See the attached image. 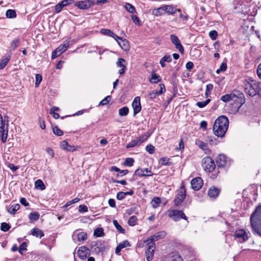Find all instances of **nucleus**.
Returning a JSON list of instances; mask_svg holds the SVG:
<instances>
[{"mask_svg":"<svg viewBox=\"0 0 261 261\" xmlns=\"http://www.w3.org/2000/svg\"><path fill=\"white\" fill-rule=\"evenodd\" d=\"M221 100L226 102L230 100L235 101L234 108L237 112L239 111L241 107L245 102L244 94L238 90H233L230 94H227L221 97Z\"/></svg>","mask_w":261,"mask_h":261,"instance_id":"obj_1","label":"nucleus"},{"mask_svg":"<svg viewBox=\"0 0 261 261\" xmlns=\"http://www.w3.org/2000/svg\"><path fill=\"white\" fill-rule=\"evenodd\" d=\"M229 120L227 117L224 115L219 117L213 125L214 134L218 137H224L227 130Z\"/></svg>","mask_w":261,"mask_h":261,"instance_id":"obj_2","label":"nucleus"},{"mask_svg":"<svg viewBox=\"0 0 261 261\" xmlns=\"http://www.w3.org/2000/svg\"><path fill=\"white\" fill-rule=\"evenodd\" d=\"M250 220L252 232L261 237V205L256 208L251 215Z\"/></svg>","mask_w":261,"mask_h":261,"instance_id":"obj_3","label":"nucleus"},{"mask_svg":"<svg viewBox=\"0 0 261 261\" xmlns=\"http://www.w3.org/2000/svg\"><path fill=\"white\" fill-rule=\"evenodd\" d=\"M259 83V82L251 78L245 80L243 82V86L245 93L251 97L256 95Z\"/></svg>","mask_w":261,"mask_h":261,"instance_id":"obj_4","label":"nucleus"},{"mask_svg":"<svg viewBox=\"0 0 261 261\" xmlns=\"http://www.w3.org/2000/svg\"><path fill=\"white\" fill-rule=\"evenodd\" d=\"M8 117L5 116L3 118L0 114V139L4 143L6 142L8 138Z\"/></svg>","mask_w":261,"mask_h":261,"instance_id":"obj_5","label":"nucleus"},{"mask_svg":"<svg viewBox=\"0 0 261 261\" xmlns=\"http://www.w3.org/2000/svg\"><path fill=\"white\" fill-rule=\"evenodd\" d=\"M168 216L175 221L180 219L187 220V218L182 211L176 210H169L167 211Z\"/></svg>","mask_w":261,"mask_h":261,"instance_id":"obj_6","label":"nucleus"},{"mask_svg":"<svg viewBox=\"0 0 261 261\" xmlns=\"http://www.w3.org/2000/svg\"><path fill=\"white\" fill-rule=\"evenodd\" d=\"M202 166L205 171L210 172L214 170L215 164L211 157L206 156L202 160Z\"/></svg>","mask_w":261,"mask_h":261,"instance_id":"obj_7","label":"nucleus"},{"mask_svg":"<svg viewBox=\"0 0 261 261\" xmlns=\"http://www.w3.org/2000/svg\"><path fill=\"white\" fill-rule=\"evenodd\" d=\"M166 232L165 231H161L155 233L154 234L150 236L147 239L144 241L146 245L155 244L154 242L157 241L165 238Z\"/></svg>","mask_w":261,"mask_h":261,"instance_id":"obj_8","label":"nucleus"},{"mask_svg":"<svg viewBox=\"0 0 261 261\" xmlns=\"http://www.w3.org/2000/svg\"><path fill=\"white\" fill-rule=\"evenodd\" d=\"M186 196V190L184 187H181L180 190L178 191L176 197L174 200V204L176 206L180 205L185 199Z\"/></svg>","mask_w":261,"mask_h":261,"instance_id":"obj_9","label":"nucleus"},{"mask_svg":"<svg viewBox=\"0 0 261 261\" xmlns=\"http://www.w3.org/2000/svg\"><path fill=\"white\" fill-rule=\"evenodd\" d=\"M170 39L171 42L175 46L176 48L177 49L181 54H183L184 48L178 38L176 35L171 34L170 36Z\"/></svg>","mask_w":261,"mask_h":261,"instance_id":"obj_10","label":"nucleus"},{"mask_svg":"<svg viewBox=\"0 0 261 261\" xmlns=\"http://www.w3.org/2000/svg\"><path fill=\"white\" fill-rule=\"evenodd\" d=\"M216 163L218 167H224L230 164L229 161L227 160L226 156L224 154H219L217 156Z\"/></svg>","mask_w":261,"mask_h":261,"instance_id":"obj_11","label":"nucleus"},{"mask_svg":"<svg viewBox=\"0 0 261 261\" xmlns=\"http://www.w3.org/2000/svg\"><path fill=\"white\" fill-rule=\"evenodd\" d=\"M234 236L236 238L240 239L241 243L245 242L248 239V237L246 231L241 229L236 230Z\"/></svg>","mask_w":261,"mask_h":261,"instance_id":"obj_12","label":"nucleus"},{"mask_svg":"<svg viewBox=\"0 0 261 261\" xmlns=\"http://www.w3.org/2000/svg\"><path fill=\"white\" fill-rule=\"evenodd\" d=\"M132 107L134 110V116L139 113L141 110V106L140 102V97L139 96L136 97L133 102Z\"/></svg>","mask_w":261,"mask_h":261,"instance_id":"obj_13","label":"nucleus"},{"mask_svg":"<svg viewBox=\"0 0 261 261\" xmlns=\"http://www.w3.org/2000/svg\"><path fill=\"white\" fill-rule=\"evenodd\" d=\"M192 188L196 190H199L203 185V180L201 177H197L193 178L191 181Z\"/></svg>","mask_w":261,"mask_h":261,"instance_id":"obj_14","label":"nucleus"},{"mask_svg":"<svg viewBox=\"0 0 261 261\" xmlns=\"http://www.w3.org/2000/svg\"><path fill=\"white\" fill-rule=\"evenodd\" d=\"M115 40L123 50L126 51L129 49V42L126 39L118 36Z\"/></svg>","mask_w":261,"mask_h":261,"instance_id":"obj_15","label":"nucleus"},{"mask_svg":"<svg viewBox=\"0 0 261 261\" xmlns=\"http://www.w3.org/2000/svg\"><path fill=\"white\" fill-rule=\"evenodd\" d=\"M147 245L148 247L146 251V259L147 261H151L154 254L155 245V244H150Z\"/></svg>","mask_w":261,"mask_h":261,"instance_id":"obj_16","label":"nucleus"},{"mask_svg":"<svg viewBox=\"0 0 261 261\" xmlns=\"http://www.w3.org/2000/svg\"><path fill=\"white\" fill-rule=\"evenodd\" d=\"M89 253V249L86 246H82L77 250V254L79 257L84 259L86 258Z\"/></svg>","mask_w":261,"mask_h":261,"instance_id":"obj_17","label":"nucleus"},{"mask_svg":"<svg viewBox=\"0 0 261 261\" xmlns=\"http://www.w3.org/2000/svg\"><path fill=\"white\" fill-rule=\"evenodd\" d=\"M91 5L90 0L77 2L75 4V6L81 9H87L91 7Z\"/></svg>","mask_w":261,"mask_h":261,"instance_id":"obj_18","label":"nucleus"},{"mask_svg":"<svg viewBox=\"0 0 261 261\" xmlns=\"http://www.w3.org/2000/svg\"><path fill=\"white\" fill-rule=\"evenodd\" d=\"M130 246V244L129 242L127 240L123 241L122 243H120L116 248L115 249V253L117 255H120V251L122 249L125 248L126 247Z\"/></svg>","mask_w":261,"mask_h":261,"instance_id":"obj_19","label":"nucleus"},{"mask_svg":"<svg viewBox=\"0 0 261 261\" xmlns=\"http://www.w3.org/2000/svg\"><path fill=\"white\" fill-rule=\"evenodd\" d=\"M195 144L202 150H203L205 153H208L210 152V150L207 147L206 143L203 142L200 139H196L195 140Z\"/></svg>","mask_w":261,"mask_h":261,"instance_id":"obj_20","label":"nucleus"},{"mask_svg":"<svg viewBox=\"0 0 261 261\" xmlns=\"http://www.w3.org/2000/svg\"><path fill=\"white\" fill-rule=\"evenodd\" d=\"M168 261H182V258L177 252H172L167 256Z\"/></svg>","mask_w":261,"mask_h":261,"instance_id":"obj_21","label":"nucleus"},{"mask_svg":"<svg viewBox=\"0 0 261 261\" xmlns=\"http://www.w3.org/2000/svg\"><path fill=\"white\" fill-rule=\"evenodd\" d=\"M220 193L219 189L215 187H211L208 191V195L213 198H216Z\"/></svg>","mask_w":261,"mask_h":261,"instance_id":"obj_22","label":"nucleus"},{"mask_svg":"<svg viewBox=\"0 0 261 261\" xmlns=\"http://www.w3.org/2000/svg\"><path fill=\"white\" fill-rule=\"evenodd\" d=\"M69 40H65L63 44L60 45L58 47H57L56 48L57 49V51H58L59 52V54H62V53H63L64 51H65L68 46H69Z\"/></svg>","mask_w":261,"mask_h":261,"instance_id":"obj_23","label":"nucleus"},{"mask_svg":"<svg viewBox=\"0 0 261 261\" xmlns=\"http://www.w3.org/2000/svg\"><path fill=\"white\" fill-rule=\"evenodd\" d=\"M165 12H167L170 14H173L177 11L180 12V10L179 9H176L172 5H165L164 6Z\"/></svg>","mask_w":261,"mask_h":261,"instance_id":"obj_24","label":"nucleus"},{"mask_svg":"<svg viewBox=\"0 0 261 261\" xmlns=\"http://www.w3.org/2000/svg\"><path fill=\"white\" fill-rule=\"evenodd\" d=\"M19 208L20 204L18 203L11 204L10 206L7 208V211L10 214L14 215Z\"/></svg>","mask_w":261,"mask_h":261,"instance_id":"obj_25","label":"nucleus"},{"mask_svg":"<svg viewBox=\"0 0 261 261\" xmlns=\"http://www.w3.org/2000/svg\"><path fill=\"white\" fill-rule=\"evenodd\" d=\"M100 33L105 35L113 37L115 40L118 38V36L115 35L112 31L109 29H102Z\"/></svg>","mask_w":261,"mask_h":261,"instance_id":"obj_26","label":"nucleus"},{"mask_svg":"<svg viewBox=\"0 0 261 261\" xmlns=\"http://www.w3.org/2000/svg\"><path fill=\"white\" fill-rule=\"evenodd\" d=\"M31 234L37 238H41L44 236L43 232L38 228H34L31 230Z\"/></svg>","mask_w":261,"mask_h":261,"instance_id":"obj_27","label":"nucleus"},{"mask_svg":"<svg viewBox=\"0 0 261 261\" xmlns=\"http://www.w3.org/2000/svg\"><path fill=\"white\" fill-rule=\"evenodd\" d=\"M165 13L164 6L161 7L160 8L154 9L152 10V15L159 16L163 15Z\"/></svg>","mask_w":261,"mask_h":261,"instance_id":"obj_28","label":"nucleus"},{"mask_svg":"<svg viewBox=\"0 0 261 261\" xmlns=\"http://www.w3.org/2000/svg\"><path fill=\"white\" fill-rule=\"evenodd\" d=\"M141 144H140V142L137 138L134 140H132L130 142H129L126 146V148H129L134 147L135 146H139Z\"/></svg>","mask_w":261,"mask_h":261,"instance_id":"obj_29","label":"nucleus"},{"mask_svg":"<svg viewBox=\"0 0 261 261\" xmlns=\"http://www.w3.org/2000/svg\"><path fill=\"white\" fill-rule=\"evenodd\" d=\"M150 135L151 134L149 132H147L144 135L140 136L138 138H137V139L140 142V144H141L142 143L146 141L148 139Z\"/></svg>","mask_w":261,"mask_h":261,"instance_id":"obj_30","label":"nucleus"},{"mask_svg":"<svg viewBox=\"0 0 261 261\" xmlns=\"http://www.w3.org/2000/svg\"><path fill=\"white\" fill-rule=\"evenodd\" d=\"M77 240L79 242H84L87 239V234L86 232H81L77 235Z\"/></svg>","mask_w":261,"mask_h":261,"instance_id":"obj_31","label":"nucleus"},{"mask_svg":"<svg viewBox=\"0 0 261 261\" xmlns=\"http://www.w3.org/2000/svg\"><path fill=\"white\" fill-rule=\"evenodd\" d=\"M20 43V39L18 38H15L11 43L10 48L11 50H14L18 46Z\"/></svg>","mask_w":261,"mask_h":261,"instance_id":"obj_32","label":"nucleus"},{"mask_svg":"<svg viewBox=\"0 0 261 261\" xmlns=\"http://www.w3.org/2000/svg\"><path fill=\"white\" fill-rule=\"evenodd\" d=\"M161 202V199L158 197H155L152 199L151 204L153 208H156L159 206Z\"/></svg>","mask_w":261,"mask_h":261,"instance_id":"obj_33","label":"nucleus"},{"mask_svg":"<svg viewBox=\"0 0 261 261\" xmlns=\"http://www.w3.org/2000/svg\"><path fill=\"white\" fill-rule=\"evenodd\" d=\"M6 16L8 18H14L16 17V13L15 10L9 9L6 11Z\"/></svg>","mask_w":261,"mask_h":261,"instance_id":"obj_34","label":"nucleus"},{"mask_svg":"<svg viewBox=\"0 0 261 261\" xmlns=\"http://www.w3.org/2000/svg\"><path fill=\"white\" fill-rule=\"evenodd\" d=\"M35 187L41 190H43L45 189V186L42 181L40 179H38L35 183Z\"/></svg>","mask_w":261,"mask_h":261,"instance_id":"obj_35","label":"nucleus"},{"mask_svg":"<svg viewBox=\"0 0 261 261\" xmlns=\"http://www.w3.org/2000/svg\"><path fill=\"white\" fill-rule=\"evenodd\" d=\"M135 174L139 176H151L152 174H145L144 173V169H138L135 172Z\"/></svg>","mask_w":261,"mask_h":261,"instance_id":"obj_36","label":"nucleus"},{"mask_svg":"<svg viewBox=\"0 0 261 261\" xmlns=\"http://www.w3.org/2000/svg\"><path fill=\"white\" fill-rule=\"evenodd\" d=\"M138 219L136 216H131L128 220V224L131 226L136 225L137 223Z\"/></svg>","mask_w":261,"mask_h":261,"instance_id":"obj_37","label":"nucleus"},{"mask_svg":"<svg viewBox=\"0 0 261 261\" xmlns=\"http://www.w3.org/2000/svg\"><path fill=\"white\" fill-rule=\"evenodd\" d=\"M129 112V109L127 107H123L119 110V114L121 116H126Z\"/></svg>","mask_w":261,"mask_h":261,"instance_id":"obj_38","label":"nucleus"},{"mask_svg":"<svg viewBox=\"0 0 261 261\" xmlns=\"http://www.w3.org/2000/svg\"><path fill=\"white\" fill-rule=\"evenodd\" d=\"M10 60V57H7L5 59H2L0 61V69H4Z\"/></svg>","mask_w":261,"mask_h":261,"instance_id":"obj_39","label":"nucleus"},{"mask_svg":"<svg viewBox=\"0 0 261 261\" xmlns=\"http://www.w3.org/2000/svg\"><path fill=\"white\" fill-rule=\"evenodd\" d=\"M161 81L160 76L157 75L154 73L151 74V77L150 79V82L151 83L155 84Z\"/></svg>","mask_w":261,"mask_h":261,"instance_id":"obj_40","label":"nucleus"},{"mask_svg":"<svg viewBox=\"0 0 261 261\" xmlns=\"http://www.w3.org/2000/svg\"><path fill=\"white\" fill-rule=\"evenodd\" d=\"M113 224L115 226L116 229L120 233H124L125 230L121 226V225L118 223L116 220H114L113 221Z\"/></svg>","mask_w":261,"mask_h":261,"instance_id":"obj_41","label":"nucleus"},{"mask_svg":"<svg viewBox=\"0 0 261 261\" xmlns=\"http://www.w3.org/2000/svg\"><path fill=\"white\" fill-rule=\"evenodd\" d=\"M40 215L37 212L31 213L29 214V218L31 220L36 221L39 219Z\"/></svg>","mask_w":261,"mask_h":261,"instance_id":"obj_42","label":"nucleus"},{"mask_svg":"<svg viewBox=\"0 0 261 261\" xmlns=\"http://www.w3.org/2000/svg\"><path fill=\"white\" fill-rule=\"evenodd\" d=\"M94 235L96 237H100L104 235L103 229L102 228H98L94 230Z\"/></svg>","mask_w":261,"mask_h":261,"instance_id":"obj_43","label":"nucleus"},{"mask_svg":"<svg viewBox=\"0 0 261 261\" xmlns=\"http://www.w3.org/2000/svg\"><path fill=\"white\" fill-rule=\"evenodd\" d=\"M125 9L130 13H134L136 12L135 8L130 4L126 3L125 5Z\"/></svg>","mask_w":261,"mask_h":261,"instance_id":"obj_44","label":"nucleus"},{"mask_svg":"<svg viewBox=\"0 0 261 261\" xmlns=\"http://www.w3.org/2000/svg\"><path fill=\"white\" fill-rule=\"evenodd\" d=\"M211 101L210 99H207L205 101H202L197 102L196 105L200 108H202L205 107Z\"/></svg>","mask_w":261,"mask_h":261,"instance_id":"obj_45","label":"nucleus"},{"mask_svg":"<svg viewBox=\"0 0 261 261\" xmlns=\"http://www.w3.org/2000/svg\"><path fill=\"white\" fill-rule=\"evenodd\" d=\"M111 99V96L110 95H108L99 102V106L106 105L110 102Z\"/></svg>","mask_w":261,"mask_h":261,"instance_id":"obj_46","label":"nucleus"},{"mask_svg":"<svg viewBox=\"0 0 261 261\" xmlns=\"http://www.w3.org/2000/svg\"><path fill=\"white\" fill-rule=\"evenodd\" d=\"M125 62L126 61L124 59H123L122 58H119L116 63L117 66L120 68H125L126 67V66L125 65Z\"/></svg>","mask_w":261,"mask_h":261,"instance_id":"obj_47","label":"nucleus"},{"mask_svg":"<svg viewBox=\"0 0 261 261\" xmlns=\"http://www.w3.org/2000/svg\"><path fill=\"white\" fill-rule=\"evenodd\" d=\"M10 227V225L6 222H3L1 223V229L4 232L8 231Z\"/></svg>","mask_w":261,"mask_h":261,"instance_id":"obj_48","label":"nucleus"},{"mask_svg":"<svg viewBox=\"0 0 261 261\" xmlns=\"http://www.w3.org/2000/svg\"><path fill=\"white\" fill-rule=\"evenodd\" d=\"M134 160L133 158H128L125 159L124 165L126 166L131 167L133 165Z\"/></svg>","mask_w":261,"mask_h":261,"instance_id":"obj_49","label":"nucleus"},{"mask_svg":"<svg viewBox=\"0 0 261 261\" xmlns=\"http://www.w3.org/2000/svg\"><path fill=\"white\" fill-rule=\"evenodd\" d=\"M53 129L54 133L58 136H61L63 134V131L61 129H60L58 126H54Z\"/></svg>","mask_w":261,"mask_h":261,"instance_id":"obj_50","label":"nucleus"},{"mask_svg":"<svg viewBox=\"0 0 261 261\" xmlns=\"http://www.w3.org/2000/svg\"><path fill=\"white\" fill-rule=\"evenodd\" d=\"M35 87H38L42 81V75L40 74H36L35 76Z\"/></svg>","mask_w":261,"mask_h":261,"instance_id":"obj_51","label":"nucleus"},{"mask_svg":"<svg viewBox=\"0 0 261 261\" xmlns=\"http://www.w3.org/2000/svg\"><path fill=\"white\" fill-rule=\"evenodd\" d=\"M218 36V33L215 30L211 31L209 32V36L212 40H215L216 39Z\"/></svg>","mask_w":261,"mask_h":261,"instance_id":"obj_52","label":"nucleus"},{"mask_svg":"<svg viewBox=\"0 0 261 261\" xmlns=\"http://www.w3.org/2000/svg\"><path fill=\"white\" fill-rule=\"evenodd\" d=\"M159 92L158 90H154L152 91L151 92L149 93V97L151 99H153L155 98L157 96L160 95Z\"/></svg>","mask_w":261,"mask_h":261,"instance_id":"obj_53","label":"nucleus"},{"mask_svg":"<svg viewBox=\"0 0 261 261\" xmlns=\"http://www.w3.org/2000/svg\"><path fill=\"white\" fill-rule=\"evenodd\" d=\"M226 68H227L226 63L225 62H223L221 63V64L220 66V68L217 70L216 72L217 73H219L220 71H224L226 70Z\"/></svg>","mask_w":261,"mask_h":261,"instance_id":"obj_54","label":"nucleus"},{"mask_svg":"<svg viewBox=\"0 0 261 261\" xmlns=\"http://www.w3.org/2000/svg\"><path fill=\"white\" fill-rule=\"evenodd\" d=\"M146 151L150 154H152L154 152V147L151 144H148L146 147Z\"/></svg>","mask_w":261,"mask_h":261,"instance_id":"obj_55","label":"nucleus"},{"mask_svg":"<svg viewBox=\"0 0 261 261\" xmlns=\"http://www.w3.org/2000/svg\"><path fill=\"white\" fill-rule=\"evenodd\" d=\"M79 148H80V147L79 146H72V145H70L69 144L66 151L73 152V151L77 150Z\"/></svg>","mask_w":261,"mask_h":261,"instance_id":"obj_56","label":"nucleus"},{"mask_svg":"<svg viewBox=\"0 0 261 261\" xmlns=\"http://www.w3.org/2000/svg\"><path fill=\"white\" fill-rule=\"evenodd\" d=\"M27 243L25 242H23L20 246L18 251L19 252L22 254V251L24 250H27Z\"/></svg>","mask_w":261,"mask_h":261,"instance_id":"obj_57","label":"nucleus"},{"mask_svg":"<svg viewBox=\"0 0 261 261\" xmlns=\"http://www.w3.org/2000/svg\"><path fill=\"white\" fill-rule=\"evenodd\" d=\"M80 199L77 197L72 199V200H70L69 201H68L65 205H64V207H67L70 205H71L72 204H73V203H76L77 202H79L80 201Z\"/></svg>","mask_w":261,"mask_h":261,"instance_id":"obj_58","label":"nucleus"},{"mask_svg":"<svg viewBox=\"0 0 261 261\" xmlns=\"http://www.w3.org/2000/svg\"><path fill=\"white\" fill-rule=\"evenodd\" d=\"M79 211L80 213H85L88 211V207L85 205H80L79 207Z\"/></svg>","mask_w":261,"mask_h":261,"instance_id":"obj_59","label":"nucleus"},{"mask_svg":"<svg viewBox=\"0 0 261 261\" xmlns=\"http://www.w3.org/2000/svg\"><path fill=\"white\" fill-rule=\"evenodd\" d=\"M132 19L136 24L141 25L140 20L136 15H132Z\"/></svg>","mask_w":261,"mask_h":261,"instance_id":"obj_60","label":"nucleus"},{"mask_svg":"<svg viewBox=\"0 0 261 261\" xmlns=\"http://www.w3.org/2000/svg\"><path fill=\"white\" fill-rule=\"evenodd\" d=\"M125 197V195L124 192H119L117 194V196H116L117 199L119 200H122Z\"/></svg>","mask_w":261,"mask_h":261,"instance_id":"obj_61","label":"nucleus"},{"mask_svg":"<svg viewBox=\"0 0 261 261\" xmlns=\"http://www.w3.org/2000/svg\"><path fill=\"white\" fill-rule=\"evenodd\" d=\"M63 7L61 2L58 3L55 7L56 12L57 13L60 12Z\"/></svg>","mask_w":261,"mask_h":261,"instance_id":"obj_62","label":"nucleus"},{"mask_svg":"<svg viewBox=\"0 0 261 261\" xmlns=\"http://www.w3.org/2000/svg\"><path fill=\"white\" fill-rule=\"evenodd\" d=\"M169 159L167 158H162L161 159L160 163L162 165H167L168 164Z\"/></svg>","mask_w":261,"mask_h":261,"instance_id":"obj_63","label":"nucleus"},{"mask_svg":"<svg viewBox=\"0 0 261 261\" xmlns=\"http://www.w3.org/2000/svg\"><path fill=\"white\" fill-rule=\"evenodd\" d=\"M186 67L188 70L190 71L194 67L193 63L191 61L187 62L186 65Z\"/></svg>","mask_w":261,"mask_h":261,"instance_id":"obj_64","label":"nucleus"}]
</instances>
